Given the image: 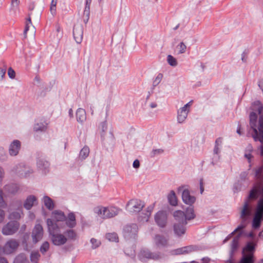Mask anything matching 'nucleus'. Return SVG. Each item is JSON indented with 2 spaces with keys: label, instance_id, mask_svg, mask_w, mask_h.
<instances>
[{
  "label": "nucleus",
  "instance_id": "7ed1b4c3",
  "mask_svg": "<svg viewBox=\"0 0 263 263\" xmlns=\"http://www.w3.org/2000/svg\"><path fill=\"white\" fill-rule=\"evenodd\" d=\"M11 172L20 177H27L33 173V169L23 163L14 165L11 169Z\"/></svg>",
  "mask_w": 263,
  "mask_h": 263
},
{
  "label": "nucleus",
  "instance_id": "aec40b11",
  "mask_svg": "<svg viewBox=\"0 0 263 263\" xmlns=\"http://www.w3.org/2000/svg\"><path fill=\"white\" fill-rule=\"evenodd\" d=\"M182 199L185 203L190 205L194 203L196 200V198L191 196L189 190L186 189L184 190L182 192Z\"/></svg>",
  "mask_w": 263,
  "mask_h": 263
},
{
  "label": "nucleus",
  "instance_id": "9b49d317",
  "mask_svg": "<svg viewBox=\"0 0 263 263\" xmlns=\"http://www.w3.org/2000/svg\"><path fill=\"white\" fill-rule=\"evenodd\" d=\"M155 221L160 228H164L167 222V214L163 211H158L155 215Z\"/></svg>",
  "mask_w": 263,
  "mask_h": 263
},
{
  "label": "nucleus",
  "instance_id": "2eb2a0df",
  "mask_svg": "<svg viewBox=\"0 0 263 263\" xmlns=\"http://www.w3.org/2000/svg\"><path fill=\"white\" fill-rule=\"evenodd\" d=\"M257 116L254 112H251L250 115V125L251 127L253 129L254 134L253 135V138L255 141L258 139V130L256 128V122Z\"/></svg>",
  "mask_w": 263,
  "mask_h": 263
},
{
  "label": "nucleus",
  "instance_id": "8fccbe9b",
  "mask_svg": "<svg viewBox=\"0 0 263 263\" xmlns=\"http://www.w3.org/2000/svg\"><path fill=\"white\" fill-rule=\"evenodd\" d=\"M90 242H91V245H92L91 247L93 249L97 248L101 244L100 241L99 240L95 239V238H91V240H90Z\"/></svg>",
  "mask_w": 263,
  "mask_h": 263
},
{
  "label": "nucleus",
  "instance_id": "58836bf2",
  "mask_svg": "<svg viewBox=\"0 0 263 263\" xmlns=\"http://www.w3.org/2000/svg\"><path fill=\"white\" fill-rule=\"evenodd\" d=\"M27 260V257L25 254L21 253L15 257L13 263H26Z\"/></svg>",
  "mask_w": 263,
  "mask_h": 263
},
{
  "label": "nucleus",
  "instance_id": "9d476101",
  "mask_svg": "<svg viewBox=\"0 0 263 263\" xmlns=\"http://www.w3.org/2000/svg\"><path fill=\"white\" fill-rule=\"evenodd\" d=\"M18 242L14 239L8 240L3 247V254L9 255L14 253L18 247Z\"/></svg>",
  "mask_w": 263,
  "mask_h": 263
},
{
  "label": "nucleus",
  "instance_id": "49530a36",
  "mask_svg": "<svg viewBox=\"0 0 263 263\" xmlns=\"http://www.w3.org/2000/svg\"><path fill=\"white\" fill-rule=\"evenodd\" d=\"M177 48L178 49V53L182 54L185 52L186 46L184 44L183 42H181L177 46Z\"/></svg>",
  "mask_w": 263,
  "mask_h": 263
},
{
  "label": "nucleus",
  "instance_id": "f3484780",
  "mask_svg": "<svg viewBox=\"0 0 263 263\" xmlns=\"http://www.w3.org/2000/svg\"><path fill=\"white\" fill-rule=\"evenodd\" d=\"M48 123L44 119L37 120L34 124L33 130L36 132H43L47 128Z\"/></svg>",
  "mask_w": 263,
  "mask_h": 263
},
{
  "label": "nucleus",
  "instance_id": "412c9836",
  "mask_svg": "<svg viewBox=\"0 0 263 263\" xmlns=\"http://www.w3.org/2000/svg\"><path fill=\"white\" fill-rule=\"evenodd\" d=\"M186 223H175L174 224V231L175 234L178 236H181L183 235L185 232V225Z\"/></svg>",
  "mask_w": 263,
  "mask_h": 263
},
{
  "label": "nucleus",
  "instance_id": "423d86ee",
  "mask_svg": "<svg viewBox=\"0 0 263 263\" xmlns=\"http://www.w3.org/2000/svg\"><path fill=\"white\" fill-rule=\"evenodd\" d=\"M20 227V223L17 221H10L2 228V232L4 235H12L15 233Z\"/></svg>",
  "mask_w": 263,
  "mask_h": 263
},
{
  "label": "nucleus",
  "instance_id": "0e129e2a",
  "mask_svg": "<svg viewBox=\"0 0 263 263\" xmlns=\"http://www.w3.org/2000/svg\"><path fill=\"white\" fill-rule=\"evenodd\" d=\"M220 148L221 147L215 146L214 148V154L215 155H218L220 152Z\"/></svg>",
  "mask_w": 263,
  "mask_h": 263
},
{
  "label": "nucleus",
  "instance_id": "e433bc0d",
  "mask_svg": "<svg viewBox=\"0 0 263 263\" xmlns=\"http://www.w3.org/2000/svg\"><path fill=\"white\" fill-rule=\"evenodd\" d=\"M259 192V188L258 187H254L250 193V194L246 200L249 202L250 199H255L257 198Z\"/></svg>",
  "mask_w": 263,
  "mask_h": 263
},
{
  "label": "nucleus",
  "instance_id": "f257e3e1",
  "mask_svg": "<svg viewBox=\"0 0 263 263\" xmlns=\"http://www.w3.org/2000/svg\"><path fill=\"white\" fill-rule=\"evenodd\" d=\"M46 223L52 243L58 246L65 244L67 241V237L64 234L59 233L63 229V226L58 224L50 219H47Z\"/></svg>",
  "mask_w": 263,
  "mask_h": 263
},
{
  "label": "nucleus",
  "instance_id": "09e8293b",
  "mask_svg": "<svg viewBox=\"0 0 263 263\" xmlns=\"http://www.w3.org/2000/svg\"><path fill=\"white\" fill-rule=\"evenodd\" d=\"M7 204L3 198V192L0 190V208H5L6 207Z\"/></svg>",
  "mask_w": 263,
  "mask_h": 263
},
{
  "label": "nucleus",
  "instance_id": "bb28decb",
  "mask_svg": "<svg viewBox=\"0 0 263 263\" xmlns=\"http://www.w3.org/2000/svg\"><path fill=\"white\" fill-rule=\"evenodd\" d=\"M151 212L152 208L151 207L147 208L145 212L140 214L138 218V221L140 222H147L151 215Z\"/></svg>",
  "mask_w": 263,
  "mask_h": 263
},
{
  "label": "nucleus",
  "instance_id": "4d7b16f0",
  "mask_svg": "<svg viewBox=\"0 0 263 263\" xmlns=\"http://www.w3.org/2000/svg\"><path fill=\"white\" fill-rule=\"evenodd\" d=\"M163 150L162 149H154L152 152V156L154 157L157 155L163 153Z\"/></svg>",
  "mask_w": 263,
  "mask_h": 263
},
{
  "label": "nucleus",
  "instance_id": "5701e85b",
  "mask_svg": "<svg viewBox=\"0 0 263 263\" xmlns=\"http://www.w3.org/2000/svg\"><path fill=\"white\" fill-rule=\"evenodd\" d=\"M37 167L45 173L48 171L50 164L48 161L44 158H40L37 161Z\"/></svg>",
  "mask_w": 263,
  "mask_h": 263
},
{
  "label": "nucleus",
  "instance_id": "72a5a7b5",
  "mask_svg": "<svg viewBox=\"0 0 263 263\" xmlns=\"http://www.w3.org/2000/svg\"><path fill=\"white\" fill-rule=\"evenodd\" d=\"M18 190V186L16 184H7L4 186L5 192L10 194L16 193Z\"/></svg>",
  "mask_w": 263,
  "mask_h": 263
},
{
  "label": "nucleus",
  "instance_id": "f03ea898",
  "mask_svg": "<svg viewBox=\"0 0 263 263\" xmlns=\"http://www.w3.org/2000/svg\"><path fill=\"white\" fill-rule=\"evenodd\" d=\"M93 211L100 218L108 219L117 215L120 210L115 206L104 207L99 206L94 208Z\"/></svg>",
  "mask_w": 263,
  "mask_h": 263
},
{
  "label": "nucleus",
  "instance_id": "dca6fc26",
  "mask_svg": "<svg viewBox=\"0 0 263 263\" xmlns=\"http://www.w3.org/2000/svg\"><path fill=\"white\" fill-rule=\"evenodd\" d=\"M83 29L81 25L74 26L73 31V37L78 44L81 43L83 39Z\"/></svg>",
  "mask_w": 263,
  "mask_h": 263
},
{
  "label": "nucleus",
  "instance_id": "774afa93",
  "mask_svg": "<svg viewBox=\"0 0 263 263\" xmlns=\"http://www.w3.org/2000/svg\"><path fill=\"white\" fill-rule=\"evenodd\" d=\"M50 13L52 15H54L56 13V6H51L50 8Z\"/></svg>",
  "mask_w": 263,
  "mask_h": 263
},
{
  "label": "nucleus",
  "instance_id": "4be33fe9",
  "mask_svg": "<svg viewBox=\"0 0 263 263\" xmlns=\"http://www.w3.org/2000/svg\"><path fill=\"white\" fill-rule=\"evenodd\" d=\"M258 139L257 141H259L261 143V145L260 146V154L261 156H263V119H259V126H258Z\"/></svg>",
  "mask_w": 263,
  "mask_h": 263
},
{
  "label": "nucleus",
  "instance_id": "e2e57ef3",
  "mask_svg": "<svg viewBox=\"0 0 263 263\" xmlns=\"http://www.w3.org/2000/svg\"><path fill=\"white\" fill-rule=\"evenodd\" d=\"M248 173L247 172H243L240 175V177L242 180H246L247 178Z\"/></svg>",
  "mask_w": 263,
  "mask_h": 263
},
{
  "label": "nucleus",
  "instance_id": "37998d69",
  "mask_svg": "<svg viewBox=\"0 0 263 263\" xmlns=\"http://www.w3.org/2000/svg\"><path fill=\"white\" fill-rule=\"evenodd\" d=\"M106 238L110 241H118V237L116 233H107L106 235Z\"/></svg>",
  "mask_w": 263,
  "mask_h": 263
},
{
  "label": "nucleus",
  "instance_id": "c03bdc74",
  "mask_svg": "<svg viewBox=\"0 0 263 263\" xmlns=\"http://www.w3.org/2000/svg\"><path fill=\"white\" fill-rule=\"evenodd\" d=\"M167 61L171 66L173 67L176 66L178 64L177 60L171 55H167Z\"/></svg>",
  "mask_w": 263,
  "mask_h": 263
},
{
  "label": "nucleus",
  "instance_id": "2f4dec72",
  "mask_svg": "<svg viewBox=\"0 0 263 263\" xmlns=\"http://www.w3.org/2000/svg\"><path fill=\"white\" fill-rule=\"evenodd\" d=\"M193 251L192 246H186L176 249L174 252L177 255L186 254L191 252Z\"/></svg>",
  "mask_w": 263,
  "mask_h": 263
},
{
  "label": "nucleus",
  "instance_id": "4c0bfd02",
  "mask_svg": "<svg viewBox=\"0 0 263 263\" xmlns=\"http://www.w3.org/2000/svg\"><path fill=\"white\" fill-rule=\"evenodd\" d=\"M254 109L257 110L258 114L260 115L259 119L263 118V107L260 101H255L254 103Z\"/></svg>",
  "mask_w": 263,
  "mask_h": 263
},
{
  "label": "nucleus",
  "instance_id": "20e7f679",
  "mask_svg": "<svg viewBox=\"0 0 263 263\" xmlns=\"http://www.w3.org/2000/svg\"><path fill=\"white\" fill-rule=\"evenodd\" d=\"M255 245L252 242H248L242 250V257L239 263H254V252Z\"/></svg>",
  "mask_w": 263,
  "mask_h": 263
},
{
  "label": "nucleus",
  "instance_id": "79ce46f5",
  "mask_svg": "<svg viewBox=\"0 0 263 263\" xmlns=\"http://www.w3.org/2000/svg\"><path fill=\"white\" fill-rule=\"evenodd\" d=\"M40 257V254L37 251L32 252L30 254V260L32 263H37V261Z\"/></svg>",
  "mask_w": 263,
  "mask_h": 263
},
{
  "label": "nucleus",
  "instance_id": "4468645a",
  "mask_svg": "<svg viewBox=\"0 0 263 263\" xmlns=\"http://www.w3.org/2000/svg\"><path fill=\"white\" fill-rule=\"evenodd\" d=\"M21 143L18 140H13L9 145V154L11 156H16L21 149Z\"/></svg>",
  "mask_w": 263,
  "mask_h": 263
},
{
  "label": "nucleus",
  "instance_id": "7c9ffc66",
  "mask_svg": "<svg viewBox=\"0 0 263 263\" xmlns=\"http://www.w3.org/2000/svg\"><path fill=\"white\" fill-rule=\"evenodd\" d=\"M85 7L84 10V21L86 23L89 19L90 14V6L92 0H85Z\"/></svg>",
  "mask_w": 263,
  "mask_h": 263
},
{
  "label": "nucleus",
  "instance_id": "603ef678",
  "mask_svg": "<svg viewBox=\"0 0 263 263\" xmlns=\"http://www.w3.org/2000/svg\"><path fill=\"white\" fill-rule=\"evenodd\" d=\"M247 223V222H242V220H241V224L231 233V235H233L236 232L241 231L246 226Z\"/></svg>",
  "mask_w": 263,
  "mask_h": 263
},
{
  "label": "nucleus",
  "instance_id": "6ab92c4d",
  "mask_svg": "<svg viewBox=\"0 0 263 263\" xmlns=\"http://www.w3.org/2000/svg\"><path fill=\"white\" fill-rule=\"evenodd\" d=\"M50 219L59 224L58 222L65 221L66 219V216L63 212L60 210H54L51 213V218Z\"/></svg>",
  "mask_w": 263,
  "mask_h": 263
},
{
  "label": "nucleus",
  "instance_id": "a19ab883",
  "mask_svg": "<svg viewBox=\"0 0 263 263\" xmlns=\"http://www.w3.org/2000/svg\"><path fill=\"white\" fill-rule=\"evenodd\" d=\"M89 148L88 146H84L80 151L79 157L81 159L83 160L86 159L89 155Z\"/></svg>",
  "mask_w": 263,
  "mask_h": 263
},
{
  "label": "nucleus",
  "instance_id": "0eeeda50",
  "mask_svg": "<svg viewBox=\"0 0 263 263\" xmlns=\"http://www.w3.org/2000/svg\"><path fill=\"white\" fill-rule=\"evenodd\" d=\"M252 214V208L248 200H246L241 209L240 218L242 222H247Z\"/></svg>",
  "mask_w": 263,
  "mask_h": 263
},
{
  "label": "nucleus",
  "instance_id": "c85d7f7f",
  "mask_svg": "<svg viewBox=\"0 0 263 263\" xmlns=\"http://www.w3.org/2000/svg\"><path fill=\"white\" fill-rule=\"evenodd\" d=\"M30 28L31 29V35H34L35 33V28L34 26H32L30 16H29L27 19L26 26L24 31V35L25 37H26L27 33Z\"/></svg>",
  "mask_w": 263,
  "mask_h": 263
},
{
  "label": "nucleus",
  "instance_id": "052dcab7",
  "mask_svg": "<svg viewBox=\"0 0 263 263\" xmlns=\"http://www.w3.org/2000/svg\"><path fill=\"white\" fill-rule=\"evenodd\" d=\"M20 4V1L19 0H12L11 2V6L12 8H17Z\"/></svg>",
  "mask_w": 263,
  "mask_h": 263
},
{
  "label": "nucleus",
  "instance_id": "f8f14e48",
  "mask_svg": "<svg viewBox=\"0 0 263 263\" xmlns=\"http://www.w3.org/2000/svg\"><path fill=\"white\" fill-rule=\"evenodd\" d=\"M43 228L40 224H36L34 226L31 234L32 241L34 243H36L41 240L43 236Z\"/></svg>",
  "mask_w": 263,
  "mask_h": 263
},
{
  "label": "nucleus",
  "instance_id": "13d9d810",
  "mask_svg": "<svg viewBox=\"0 0 263 263\" xmlns=\"http://www.w3.org/2000/svg\"><path fill=\"white\" fill-rule=\"evenodd\" d=\"M100 128L101 129L102 132H105L107 128V124L106 121L102 122L100 124Z\"/></svg>",
  "mask_w": 263,
  "mask_h": 263
},
{
  "label": "nucleus",
  "instance_id": "69168bd1",
  "mask_svg": "<svg viewBox=\"0 0 263 263\" xmlns=\"http://www.w3.org/2000/svg\"><path fill=\"white\" fill-rule=\"evenodd\" d=\"M200 191L201 194H202L204 191L203 179L200 180Z\"/></svg>",
  "mask_w": 263,
  "mask_h": 263
},
{
  "label": "nucleus",
  "instance_id": "cd10ccee",
  "mask_svg": "<svg viewBox=\"0 0 263 263\" xmlns=\"http://www.w3.org/2000/svg\"><path fill=\"white\" fill-rule=\"evenodd\" d=\"M23 215V210L22 207H21L17 211L10 213L9 215L8 218L13 220L12 221H17L20 219Z\"/></svg>",
  "mask_w": 263,
  "mask_h": 263
},
{
  "label": "nucleus",
  "instance_id": "a18cd8bd",
  "mask_svg": "<svg viewBox=\"0 0 263 263\" xmlns=\"http://www.w3.org/2000/svg\"><path fill=\"white\" fill-rule=\"evenodd\" d=\"M49 248V243L48 241H44L40 247V251L42 254H45Z\"/></svg>",
  "mask_w": 263,
  "mask_h": 263
},
{
  "label": "nucleus",
  "instance_id": "338daca9",
  "mask_svg": "<svg viewBox=\"0 0 263 263\" xmlns=\"http://www.w3.org/2000/svg\"><path fill=\"white\" fill-rule=\"evenodd\" d=\"M133 167L135 168H138L140 166V162L138 159L135 160L133 162Z\"/></svg>",
  "mask_w": 263,
  "mask_h": 263
},
{
  "label": "nucleus",
  "instance_id": "ea45409f",
  "mask_svg": "<svg viewBox=\"0 0 263 263\" xmlns=\"http://www.w3.org/2000/svg\"><path fill=\"white\" fill-rule=\"evenodd\" d=\"M65 236L67 238V240L69 239H76L77 237V234L75 231L72 229H68L64 232V233Z\"/></svg>",
  "mask_w": 263,
  "mask_h": 263
},
{
  "label": "nucleus",
  "instance_id": "6e6552de",
  "mask_svg": "<svg viewBox=\"0 0 263 263\" xmlns=\"http://www.w3.org/2000/svg\"><path fill=\"white\" fill-rule=\"evenodd\" d=\"M144 206V203L142 201L138 199H132L128 202L126 209L130 213L139 212L142 210Z\"/></svg>",
  "mask_w": 263,
  "mask_h": 263
},
{
  "label": "nucleus",
  "instance_id": "39448f33",
  "mask_svg": "<svg viewBox=\"0 0 263 263\" xmlns=\"http://www.w3.org/2000/svg\"><path fill=\"white\" fill-rule=\"evenodd\" d=\"M261 220H263V200L258 201L252 221L253 228L255 229L259 228Z\"/></svg>",
  "mask_w": 263,
  "mask_h": 263
},
{
  "label": "nucleus",
  "instance_id": "c756f323",
  "mask_svg": "<svg viewBox=\"0 0 263 263\" xmlns=\"http://www.w3.org/2000/svg\"><path fill=\"white\" fill-rule=\"evenodd\" d=\"M154 240L157 246H165L167 243L168 239L162 235H156L154 238Z\"/></svg>",
  "mask_w": 263,
  "mask_h": 263
},
{
  "label": "nucleus",
  "instance_id": "ddd939ff",
  "mask_svg": "<svg viewBox=\"0 0 263 263\" xmlns=\"http://www.w3.org/2000/svg\"><path fill=\"white\" fill-rule=\"evenodd\" d=\"M138 230V228L136 224L127 225L124 228V236L127 238L134 237L137 234Z\"/></svg>",
  "mask_w": 263,
  "mask_h": 263
},
{
  "label": "nucleus",
  "instance_id": "393cba45",
  "mask_svg": "<svg viewBox=\"0 0 263 263\" xmlns=\"http://www.w3.org/2000/svg\"><path fill=\"white\" fill-rule=\"evenodd\" d=\"M174 216L176 221L175 223H187L185 214L183 212L181 211H176L174 213Z\"/></svg>",
  "mask_w": 263,
  "mask_h": 263
},
{
  "label": "nucleus",
  "instance_id": "a878e982",
  "mask_svg": "<svg viewBox=\"0 0 263 263\" xmlns=\"http://www.w3.org/2000/svg\"><path fill=\"white\" fill-rule=\"evenodd\" d=\"M77 121L80 123H83L86 120V114L85 109L79 108L76 111Z\"/></svg>",
  "mask_w": 263,
  "mask_h": 263
},
{
  "label": "nucleus",
  "instance_id": "1a4fd4ad",
  "mask_svg": "<svg viewBox=\"0 0 263 263\" xmlns=\"http://www.w3.org/2000/svg\"><path fill=\"white\" fill-rule=\"evenodd\" d=\"M192 104V101L180 108L177 111V121L179 123H183L187 117L190 108Z\"/></svg>",
  "mask_w": 263,
  "mask_h": 263
},
{
  "label": "nucleus",
  "instance_id": "bf43d9fd",
  "mask_svg": "<svg viewBox=\"0 0 263 263\" xmlns=\"http://www.w3.org/2000/svg\"><path fill=\"white\" fill-rule=\"evenodd\" d=\"M5 217V211L0 209V223L3 222Z\"/></svg>",
  "mask_w": 263,
  "mask_h": 263
},
{
  "label": "nucleus",
  "instance_id": "473e14b6",
  "mask_svg": "<svg viewBox=\"0 0 263 263\" xmlns=\"http://www.w3.org/2000/svg\"><path fill=\"white\" fill-rule=\"evenodd\" d=\"M45 206L49 210L53 209L54 207L53 200L48 196H45L42 199Z\"/></svg>",
  "mask_w": 263,
  "mask_h": 263
},
{
  "label": "nucleus",
  "instance_id": "f704fd0d",
  "mask_svg": "<svg viewBox=\"0 0 263 263\" xmlns=\"http://www.w3.org/2000/svg\"><path fill=\"white\" fill-rule=\"evenodd\" d=\"M167 199L170 204L173 206L177 204V199L174 191H171L167 195Z\"/></svg>",
  "mask_w": 263,
  "mask_h": 263
},
{
  "label": "nucleus",
  "instance_id": "a211bd4d",
  "mask_svg": "<svg viewBox=\"0 0 263 263\" xmlns=\"http://www.w3.org/2000/svg\"><path fill=\"white\" fill-rule=\"evenodd\" d=\"M37 204V198L32 195L28 196L24 201L23 206L27 210H30L33 206Z\"/></svg>",
  "mask_w": 263,
  "mask_h": 263
},
{
  "label": "nucleus",
  "instance_id": "6e6d98bb",
  "mask_svg": "<svg viewBox=\"0 0 263 263\" xmlns=\"http://www.w3.org/2000/svg\"><path fill=\"white\" fill-rule=\"evenodd\" d=\"M162 78V74L160 73L159 74L157 77L155 78V80L154 81L153 84L154 85H158L161 81Z\"/></svg>",
  "mask_w": 263,
  "mask_h": 263
},
{
  "label": "nucleus",
  "instance_id": "5fc2aeb1",
  "mask_svg": "<svg viewBox=\"0 0 263 263\" xmlns=\"http://www.w3.org/2000/svg\"><path fill=\"white\" fill-rule=\"evenodd\" d=\"M6 71V68H0V82L5 78Z\"/></svg>",
  "mask_w": 263,
  "mask_h": 263
},
{
  "label": "nucleus",
  "instance_id": "3c124183",
  "mask_svg": "<svg viewBox=\"0 0 263 263\" xmlns=\"http://www.w3.org/2000/svg\"><path fill=\"white\" fill-rule=\"evenodd\" d=\"M252 151V147H250L249 152H246L245 154V157L248 160V161L249 163H251V159L253 157V156L252 155L251 152Z\"/></svg>",
  "mask_w": 263,
  "mask_h": 263
},
{
  "label": "nucleus",
  "instance_id": "de8ad7c7",
  "mask_svg": "<svg viewBox=\"0 0 263 263\" xmlns=\"http://www.w3.org/2000/svg\"><path fill=\"white\" fill-rule=\"evenodd\" d=\"M240 234H241V233H239L238 236L236 238H235L233 239V240L232 242V244H231V249H232V251H234L237 249L238 244V237H239Z\"/></svg>",
  "mask_w": 263,
  "mask_h": 263
},
{
  "label": "nucleus",
  "instance_id": "680f3d73",
  "mask_svg": "<svg viewBox=\"0 0 263 263\" xmlns=\"http://www.w3.org/2000/svg\"><path fill=\"white\" fill-rule=\"evenodd\" d=\"M222 143V139L221 138H218L216 140L215 146L221 147Z\"/></svg>",
  "mask_w": 263,
  "mask_h": 263
},
{
  "label": "nucleus",
  "instance_id": "864d4df0",
  "mask_svg": "<svg viewBox=\"0 0 263 263\" xmlns=\"http://www.w3.org/2000/svg\"><path fill=\"white\" fill-rule=\"evenodd\" d=\"M8 75L11 79H14L15 77V72L11 67L9 68L8 70Z\"/></svg>",
  "mask_w": 263,
  "mask_h": 263
},
{
  "label": "nucleus",
  "instance_id": "b1692460",
  "mask_svg": "<svg viewBox=\"0 0 263 263\" xmlns=\"http://www.w3.org/2000/svg\"><path fill=\"white\" fill-rule=\"evenodd\" d=\"M66 226L69 228H73L76 226V216L73 213H70L66 216L65 220Z\"/></svg>",
  "mask_w": 263,
  "mask_h": 263
},
{
  "label": "nucleus",
  "instance_id": "c9c22d12",
  "mask_svg": "<svg viewBox=\"0 0 263 263\" xmlns=\"http://www.w3.org/2000/svg\"><path fill=\"white\" fill-rule=\"evenodd\" d=\"M186 220H190L195 218V215L194 214L193 207L192 206H189L184 213Z\"/></svg>",
  "mask_w": 263,
  "mask_h": 263
}]
</instances>
